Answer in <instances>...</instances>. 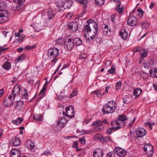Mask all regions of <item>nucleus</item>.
Segmentation results:
<instances>
[{
  "label": "nucleus",
  "instance_id": "obj_1",
  "mask_svg": "<svg viewBox=\"0 0 157 157\" xmlns=\"http://www.w3.org/2000/svg\"><path fill=\"white\" fill-rule=\"evenodd\" d=\"M83 31L85 34L87 33L93 40L96 36L98 31L97 25L93 19H90L87 22Z\"/></svg>",
  "mask_w": 157,
  "mask_h": 157
},
{
  "label": "nucleus",
  "instance_id": "obj_2",
  "mask_svg": "<svg viewBox=\"0 0 157 157\" xmlns=\"http://www.w3.org/2000/svg\"><path fill=\"white\" fill-rule=\"evenodd\" d=\"M117 104L113 101H110L104 105L102 108L103 114H109L113 113L117 109Z\"/></svg>",
  "mask_w": 157,
  "mask_h": 157
},
{
  "label": "nucleus",
  "instance_id": "obj_3",
  "mask_svg": "<svg viewBox=\"0 0 157 157\" xmlns=\"http://www.w3.org/2000/svg\"><path fill=\"white\" fill-rule=\"evenodd\" d=\"M48 56L54 58V59L52 61V63L54 62L55 61V63H56L57 60V58L56 57L59 55V50L57 48L53 47L49 48L48 51Z\"/></svg>",
  "mask_w": 157,
  "mask_h": 157
},
{
  "label": "nucleus",
  "instance_id": "obj_4",
  "mask_svg": "<svg viewBox=\"0 0 157 157\" xmlns=\"http://www.w3.org/2000/svg\"><path fill=\"white\" fill-rule=\"evenodd\" d=\"M10 17V13L7 10L5 9L0 10V24L7 21Z\"/></svg>",
  "mask_w": 157,
  "mask_h": 157
},
{
  "label": "nucleus",
  "instance_id": "obj_5",
  "mask_svg": "<svg viewBox=\"0 0 157 157\" xmlns=\"http://www.w3.org/2000/svg\"><path fill=\"white\" fill-rule=\"evenodd\" d=\"M65 112L63 111V114L64 116H67L71 118L75 116L74 108L73 106L70 105L66 108Z\"/></svg>",
  "mask_w": 157,
  "mask_h": 157
},
{
  "label": "nucleus",
  "instance_id": "obj_6",
  "mask_svg": "<svg viewBox=\"0 0 157 157\" xmlns=\"http://www.w3.org/2000/svg\"><path fill=\"white\" fill-rule=\"evenodd\" d=\"M74 44L72 39L69 38L66 40L64 43V48L67 50L71 51L73 48Z\"/></svg>",
  "mask_w": 157,
  "mask_h": 157
},
{
  "label": "nucleus",
  "instance_id": "obj_7",
  "mask_svg": "<svg viewBox=\"0 0 157 157\" xmlns=\"http://www.w3.org/2000/svg\"><path fill=\"white\" fill-rule=\"evenodd\" d=\"M15 99L10 94L8 98H5L3 102L4 105L6 107L12 105L14 103Z\"/></svg>",
  "mask_w": 157,
  "mask_h": 157
},
{
  "label": "nucleus",
  "instance_id": "obj_8",
  "mask_svg": "<svg viewBox=\"0 0 157 157\" xmlns=\"http://www.w3.org/2000/svg\"><path fill=\"white\" fill-rule=\"evenodd\" d=\"M21 85L19 84H17L14 86L12 91V94H10L13 97V99H15L17 96L20 95L21 90Z\"/></svg>",
  "mask_w": 157,
  "mask_h": 157
},
{
  "label": "nucleus",
  "instance_id": "obj_9",
  "mask_svg": "<svg viewBox=\"0 0 157 157\" xmlns=\"http://www.w3.org/2000/svg\"><path fill=\"white\" fill-rule=\"evenodd\" d=\"M143 149L147 154H150L149 155H151L153 153V147L149 144L144 145Z\"/></svg>",
  "mask_w": 157,
  "mask_h": 157
},
{
  "label": "nucleus",
  "instance_id": "obj_10",
  "mask_svg": "<svg viewBox=\"0 0 157 157\" xmlns=\"http://www.w3.org/2000/svg\"><path fill=\"white\" fill-rule=\"evenodd\" d=\"M67 27L71 31L75 32L78 29V24L75 21L71 22L68 23Z\"/></svg>",
  "mask_w": 157,
  "mask_h": 157
},
{
  "label": "nucleus",
  "instance_id": "obj_11",
  "mask_svg": "<svg viewBox=\"0 0 157 157\" xmlns=\"http://www.w3.org/2000/svg\"><path fill=\"white\" fill-rule=\"evenodd\" d=\"M126 117L123 115H121L118 116V121L119 123H120V126H117L120 127V128L124 126L126 124L125 121L126 120Z\"/></svg>",
  "mask_w": 157,
  "mask_h": 157
},
{
  "label": "nucleus",
  "instance_id": "obj_12",
  "mask_svg": "<svg viewBox=\"0 0 157 157\" xmlns=\"http://www.w3.org/2000/svg\"><path fill=\"white\" fill-rule=\"evenodd\" d=\"M136 134L138 137H142L146 134V132L143 128H139L136 130Z\"/></svg>",
  "mask_w": 157,
  "mask_h": 157
},
{
  "label": "nucleus",
  "instance_id": "obj_13",
  "mask_svg": "<svg viewBox=\"0 0 157 157\" xmlns=\"http://www.w3.org/2000/svg\"><path fill=\"white\" fill-rule=\"evenodd\" d=\"M92 126H96L95 128V130L96 131H100L103 128L102 126V124H101V121H97L94 122L92 124Z\"/></svg>",
  "mask_w": 157,
  "mask_h": 157
},
{
  "label": "nucleus",
  "instance_id": "obj_14",
  "mask_svg": "<svg viewBox=\"0 0 157 157\" xmlns=\"http://www.w3.org/2000/svg\"><path fill=\"white\" fill-rule=\"evenodd\" d=\"M127 23L129 25L134 26L138 23L137 19L135 17L132 16L129 17L127 20Z\"/></svg>",
  "mask_w": 157,
  "mask_h": 157
},
{
  "label": "nucleus",
  "instance_id": "obj_15",
  "mask_svg": "<svg viewBox=\"0 0 157 157\" xmlns=\"http://www.w3.org/2000/svg\"><path fill=\"white\" fill-rule=\"evenodd\" d=\"M21 151L18 149L13 148L10 152V157H21Z\"/></svg>",
  "mask_w": 157,
  "mask_h": 157
},
{
  "label": "nucleus",
  "instance_id": "obj_16",
  "mask_svg": "<svg viewBox=\"0 0 157 157\" xmlns=\"http://www.w3.org/2000/svg\"><path fill=\"white\" fill-rule=\"evenodd\" d=\"M114 153L121 157H123L126 155L125 150L120 147H117L114 150Z\"/></svg>",
  "mask_w": 157,
  "mask_h": 157
},
{
  "label": "nucleus",
  "instance_id": "obj_17",
  "mask_svg": "<svg viewBox=\"0 0 157 157\" xmlns=\"http://www.w3.org/2000/svg\"><path fill=\"white\" fill-rule=\"evenodd\" d=\"M93 157H103V151L100 148L95 149L93 153Z\"/></svg>",
  "mask_w": 157,
  "mask_h": 157
},
{
  "label": "nucleus",
  "instance_id": "obj_18",
  "mask_svg": "<svg viewBox=\"0 0 157 157\" xmlns=\"http://www.w3.org/2000/svg\"><path fill=\"white\" fill-rule=\"evenodd\" d=\"M67 122V121L66 118L62 117L59 119L57 122V125L58 126H59L62 128L65 126Z\"/></svg>",
  "mask_w": 157,
  "mask_h": 157
},
{
  "label": "nucleus",
  "instance_id": "obj_19",
  "mask_svg": "<svg viewBox=\"0 0 157 157\" xmlns=\"http://www.w3.org/2000/svg\"><path fill=\"white\" fill-rule=\"evenodd\" d=\"M148 53L147 50L144 48H142L141 49L140 52V56L141 60L147 56Z\"/></svg>",
  "mask_w": 157,
  "mask_h": 157
},
{
  "label": "nucleus",
  "instance_id": "obj_20",
  "mask_svg": "<svg viewBox=\"0 0 157 157\" xmlns=\"http://www.w3.org/2000/svg\"><path fill=\"white\" fill-rule=\"evenodd\" d=\"M119 35L123 40H126L128 37V33L124 29H121L119 32Z\"/></svg>",
  "mask_w": 157,
  "mask_h": 157
},
{
  "label": "nucleus",
  "instance_id": "obj_21",
  "mask_svg": "<svg viewBox=\"0 0 157 157\" xmlns=\"http://www.w3.org/2000/svg\"><path fill=\"white\" fill-rule=\"evenodd\" d=\"M91 94L93 95L96 94L97 97L98 98H101L103 95L105 94L104 91L103 90L99 89L92 92Z\"/></svg>",
  "mask_w": 157,
  "mask_h": 157
},
{
  "label": "nucleus",
  "instance_id": "obj_22",
  "mask_svg": "<svg viewBox=\"0 0 157 157\" xmlns=\"http://www.w3.org/2000/svg\"><path fill=\"white\" fill-rule=\"evenodd\" d=\"M98 138L100 140V141L102 143H105L111 140V138L109 136H99Z\"/></svg>",
  "mask_w": 157,
  "mask_h": 157
},
{
  "label": "nucleus",
  "instance_id": "obj_23",
  "mask_svg": "<svg viewBox=\"0 0 157 157\" xmlns=\"http://www.w3.org/2000/svg\"><path fill=\"white\" fill-rule=\"evenodd\" d=\"M12 143L13 145L14 146H18L21 143V141L19 138L17 136L13 137L12 140Z\"/></svg>",
  "mask_w": 157,
  "mask_h": 157
},
{
  "label": "nucleus",
  "instance_id": "obj_24",
  "mask_svg": "<svg viewBox=\"0 0 157 157\" xmlns=\"http://www.w3.org/2000/svg\"><path fill=\"white\" fill-rule=\"evenodd\" d=\"M48 15L49 20L54 17L55 13L53 9L51 8L48 9Z\"/></svg>",
  "mask_w": 157,
  "mask_h": 157
},
{
  "label": "nucleus",
  "instance_id": "obj_25",
  "mask_svg": "<svg viewBox=\"0 0 157 157\" xmlns=\"http://www.w3.org/2000/svg\"><path fill=\"white\" fill-rule=\"evenodd\" d=\"M27 147L29 149H33L34 147V144L33 142L30 140H28L26 143Z\"/></svg>",
  "mask_w": 157,
  "mask_h": 157
},
{
  "label": "nucleus",
  "instance_id": "obj_26",
  "mask_svg": "<svg viewBox=\"0 0 157 157\" xmlns=\"http://www.w3.org/2000/svg\"><path fill=\"white\" fill-rule=\"evenodd\" d=\"M74 44L76 46H78L81 45L82 42V40L79 38H76L72 40Z\"/></svg>",
  "mask_w": 157,
  "mask_h": 157
},
{
  "label": "nucleus",
  "instance_id": "obj_27",
  "mask_svg": "<svg viewBox=\"0 0 157 157\" xmlns=\"http://www.w3.org/2000/svg\"><path fill=\"white\" fill-rule=\"evenodd\" d=\"M48 84L47 82H46V83L44 84L43 86V88L40 92L39 93V95L40 96V97H43V95L45 94L44 92L46 90V84Z\"/></svg>",
  "mask_w": 157,
  "mask_h": 157
},
{
  "label": "nucleus",
  "instance_id": "obj_28",
  "mask_svg": "<svg viewBox=\"0 0 157 157\" xmlns=\"http://www.w3.org/2000/svg\"><path fill=\"white\" fill-rule=\"evenodd\" d=\"M120 127H112L109 128L106 131V133L108 134H110L112 132L113 130L116 131L118 129L120 128Z\"/></svg>",
  "mask_w": 157,
  "mask_h": 157
},
{
  "label": "nucleus",
  "instance_id": "obj_29",
  "mask_svg": "<svg viewBox=\"0 0 157 157\" xmlns=\"http://www.w3.org/2000/svg\"><path fill=\"white\" fill-rule=\"evenodd\" d=\"M2 67L5 70H9L11 67V63L10 62L6 61L3 64Z\"/></svg>",
  "mask_w": 157,
  "mask_h": 157
},
{
  "label": "nucleus",
  "instance_id": "obj_30",
  "mask_svg": "<svg viewBox=\"0 0 157 157\" xmlns=\"http://www.w3.org/2000/svg\"><path fill=\"white\" fill-rule=\"evenodd\" d=\"M142 91L140 89L136 88L133 90V95L135 96H136V97H137L138 96L140 95Z\"/></svg>",
  "mask_w": 157,
  "mask_h": 157
},
{
  "label": "nucleus",
  "instance_id": "obj_31",
  "mask_svg": "<svg viewBox=\"0 0 157 157\" xmlns=\"http://www.w3.org/2000/svg\"><path fill=\"white\" fill-rule=\"evenodd\" d=\"M150 75L151 77H155L157 78V68L154 69L153 71L152 70L150 71Z\"/></svg>",
  "mask_w": 157,
  "mask_h": 157
},
{
  "label": "nucleus",
  "instance_id": "obj_32",
  "mask_svg": "<svg viewBox=\"0 0 157 157\" xmlns=\"http://www.w3.org/2000/svg\"><path fill=\"white\" fill-rule=\"evenodd\" d=\"M121 3L119 2L116 8V10L118 11V13L120 14L124 10L123 7H121Z\"/></svg>",
  "mask_w": 157,
  "mask_h": 157
},
{
  "label": "nucleus",
  "instance_id": "obj_33",
  "mask_svg": "<svg viewBox=\"0 0 157 157\" xmlns=\"http://www.w3.org/2000/svg\"><path fill=\"white\" fill-rule=\"evenodd\" d=\"M95 5L98 6H100L103 5L104 3V0H95Z\"/></svg>",
  "mask_w": 157,
  "mask_h": 157
},
{
  "label": "nucleus",
  "instance_id": "obj_34",
  "mask_svg": "<svg viewBox=\"0 0 157 157\" xmlns=\"http://www.w3.org/2000/svg\"><path fill=\"white\" fill-rule=\"evenodd\" d=\"M22 121L23 119L21 118L18 117L17 119L13 120L12 122L15 124L17 125L20 124Z\"/></svg>",
  "mask_w": 157,
  "mask_h": 157
},
{
  "label": "nucleus",
  "instance_id": "obj_35",
  "mask_svg": "<svg viewBox=\"0 0 157 157\" xmlns=\"http://www.w3.org/2000/svg\"><path fill=\"white\" fill-rule=\"evenodd\" d=\"M108 74H112L113 75L116 73L115 67L114 66H112L111 68L108 71Z\"/></svg>",
  "mask_w": 157,
  "mask_h": 157
},
{
  "label": "nucleus",
  "instance_id": "obj_36",
  "mask_svg": "<svg viewBox=\"0 0 157 157\" xmlns=\"http://www.w3.org/2000/svg\"><path fill=\"white\" fill-rule=\"evenodd\" d=\"M23 102L21 101H18L16 102V105L15 107V109H21L23 105Z\"/></svg>",
  "mask_w": 157,
  "mask_h": 157
},
{
  "label": "nucleus",
  "instance_id": "obj_37",
  "mask_svg": "<svg viewBox=\"0 0 157 157\" xmlns=\"http://www.w3.org/2000/svg\"><path fill=\"white\" fill-rule=\"evenodd\" d=\"M28 96L27 90L26 89L24 90L23 92L22 93V97L24 99H26Z\"/></svg>",
  "mask_w": 157,
  "mask_h": 157
},
{
  "label": "nucleus",
  "instance_id": "obj_38",
  "mask_svg": "<svg viewBox=\"0 0 157 157\" xmlns=\"http://www.w3.org/2000/svg\"><path fill=\"white\" fill-rule=\"evenodd\" d=\"M7 4L5 2H0V10L6 9Z\"/></svg>",
  "mask_w": 157,
  "mask_h": 157
},
{
  "label": "nucleus",
  "instance_id": "obj_39",
  "mask_svg": "<svg viewBox=\"0 0 157 157\" xmlns=\"http://www.w3.org/2000/svg\"><path fill=\"white\" fill-rule=\"evenodd\" d=\"M33 118L34 121H40L42 120V116L38 114H36L33 116Z\"/></svg>",
  "mask_w": 157,
  "mask_h": 157
},
{
  "label": "nucleus",
  "instance_id": "obj_40",
  "mask_svg": "<svg viewBox=\"0 0 157 157\" xmlns=\"http://www.w3.org/2000/svg\"><path fill=\"white\" fill-rule=\"evenodd\" d=\"M25 57V55L24 54H22L21 55L19 56L17 59L16 60L17 61V62H19L20 61L24 60Z\"/></svg>",
  "mask_w": 157,
  "mask_h": 157
},
{
  "label": "nucleus",
  "instance_id": "obj_41",
  "mask_svg": "<svg viewBox=\"0 0 157 157\" xmlns=\"http://www.w3.org/2000/svg\"><path fill=\"white\" fill-rule=\"evenodd\" d=\"M64 41V40L62 38H60L56 40V44H62Z\"/></svg>",
  "mask_w": 157,
  "mask_h": 157
},
{
  "label": "nucleus",
  "instance_id": "obj_42",
  "mask_svg": "<svg viewBox=\"0 0 157 157\" xmlns=\"http://www.w3.org/2000/svg\"><path fill=\"white\" fill-rule=\"evenodd\" d=\"M111 125L112 126L117 125L119 126H120V123L118 122V120H113L111 121Z\"/></svg>",
  "mask_w": 157,
  "mask_h": 157
},
{
  "label": "nucleus",
  "instance_id": "obj_43",
  "mask_svg": "<svg viewBox=\"0 0 157 157\" xmlns=\"http://www.w3.org/2000/svg\"><path fill=\"white\" fill-rule=\"evenodd\" d=\"M75 1L82 5H85L87 3V0H75Z\"/></svg>",
  "mask_w": 157,
  "mask_h": 157
},
{
  "label": "nucleus",
  "instance_id": "obj_44",
  "mask_svg": "<svg viewBox=\"0 0 157 157\" xmlns=\"http://www.w3.org/2000/svg\"><path fill=\"white\" fill-rule=\"evenodd\" d=\"M77 92L78 91L77 89H74L70 95L71 98L76 96L77 95Z\"/></svg>",
  "mask_w": 157,
  "mask_h": 157
},
{
  "label": "nucleus",
  "instance_id": "obj_45",
  "mask_svg": "<svg viewBox=\"0 0 157 157\" xmlns=\"http://www.w3.org/2000/svg\"><path fill=\"white\" fill-rule=\"evenodd\" d=\"M141 24L143 28L145 29L147 27H148L149 26L148 23L146 22H142Z\"/></svg>",
  "mask_w": 157,
  "mask_h": 157
},
{
  "label": "nucleus",
  "instance_id": "obj_46",
  "mask_svg": "<svg viewBox=\"0 0 157 157\" xmlns=\"http://www.w3.org/2000/svg\"><path fill=\"white\" fill-rule=\"evenodd\" d=\"M108 26L106 25L103 28V33L105 34H107L108 31Z\"/></svg>",
  "mask_w": 157,
  "mask_h": 157
},
{
  "label": "nucleus",
  "instance_id": "obj_47",
  "mask_svg": "<svg viewBox=\"0 0 157 157\" xmlns=\"http://www.w3.org/2000/svg\"><path fill=\"white\" fill-rule=\"evenodd\" d=\"M137 12L139 13L140 17H143L144 13L143 11L140 8H139L137 10Z\"/></svg>",
  "mask_w": 157,
  "mask_h": 157
},
{
  "label": "nucleus",
  "instance_id": "obj_48",
  "mask_svg": "<svg viewBox=\"0 0 157 157\" xmlns=\"http://www.w3.org/2000/svg\"><path fill=\"white\" fill-rule=\"evenodd\" d=\"M121 87V83L120 82H118L116 83V89L117 90H118Z\"/></svg>",
  "mask_w": 157,
  "mask_h": 157
},
{
  "label": "nucleus",
  "instance_id": "obj_49",
  "mask_svg": "<svg viewBox=\"0 0 157 157\" xmlns=\"http://www.w3.org/2000/svg\"><path fill=\"white\" fill-rule=\"evenodd\" d=\"M143 64L144 67L145 68H148L150 66V63L147 62L146 61H144Z\"/></svg>",
  "mask_w": 157,
  "mask_h": 157
},
{
  "label": "nucleus",
  "instance_id": "obj_50",
  "mask_svg": "<svg viewBox=\"0 0 157 157\" xmlns=\"http://www.w3.org/2000/svg\"><path fill=\"white\" fill-rule=\"evenodd\" d=\"M36 47V45H34L33 46H26L25 48V49L27 50H30Z\"/></svg>",
  "mask_w": 157,
  "mask_h": 157
},
{
  "label": "nucleus",
  "instance_id": "obj_51",
  "mask_svg": "<svg viewBox=\"0 0 157 157\" xmlns=\"http://www.w3.org/2000/svg\"><path fill=\"white\" fill-rule=\"evenodd\" d=\"M141 50V48L139 46H138L137 47L135 48L133 50V51L134 52H138L139 51H140Z\"/></svg>",
  "mask_w": 157,
  "mask_h": 157
},
{
  "label": "nucleus",
  "instance_id": "obj_52",
  "mask_svg": "<svg viewBox=\"0 0 157 157\" xmlns=\"http://www.w3.org/2000/svg\"><path fill=\"white\" fill-rule=\"evenodd\" d=\"M14 2L18 4H21L23 3L25 0H13Z\"/></svg>",
  "mask_w": 157,
  "mask_h": 157
},
{
  "label": "nucleus",
  "instance_id": "obj_53",
  "mask_svg": "<svg viewBox=\"0 0 157 157\" xmlns=\"http://www.w3.org/2000/svg\"><path fill=\"white\" fill-rule=\"evenodd\" d=\"M107 157H114V154L113 152H110L107 154Z\"/></svg>",
  "mask_w": 157,
  "mask_h": 157
},
{
  "label": "nucleus",
  "instance_id": "obj_54",
  "mask_svg": "<svg viewBox=\"0 0 157 157\" xmlns=\"http://www.w3.org/2000/svg\"><path fill=\"white\" fill-rule=\"evenodd\" d=\"M63 93L60 94H59L58 96L57 97V99L59 100H61L63 98V95L62 94Z\"/></svg>",
  "mask_w": 157,
  "mask_h": 157
},
{
  "label": "nucleus",
  "instance_id": "obj_55",
  "mask_svg": "<svg viewBox=\"0 0 157 157\" xmlns=\"http://www.w3.org/2000/svg\"><path fill=\"white\" fill-rule=\"evenodd\" d=\"M79 142L82 144H84L86 141L84 138H80L79 139Z\"/></svg>",
  "mask_w": 157,
  "mask_h": 157
},
{
  "label": "nucleus",
  "instance_id": "obj_56",
  "mask_svg": "<svg viewBox=\"0 0 157 157\" xmlns=\"http://www.w3.org/2000/svg\"><path fill=\"white\" fill-rule=\"evenodd\" d=\"M58 8L59 9L58 10L59 11H62L63 9H64V8L63 7V4L61 6H59V5H57Z\"/></svg>",
  "mask_w": 157,
  "mask_h": 157
},
{
  "label": "nucleus",
  "instance_id": "obj_57",
  "mask_svg": "<svg viewBox=\"0 0 157 157\" xmlns=\"http://www.w3.org/2000/svg\"><path fill=\"white\" fill-rule=\"evenodd\" d=\"M105 64L106 66L107 67H109L111 64V62L110 61H107L105 63Z\"/></svg>",
  "mask_w": 157,
  "mask_h": 157
},
{
  "label": "nucleus",
  "instance_id": "obj_58",
  "mask_svg": "<svg viewBox=\"0 0 157 157\" xmlns=\"http://www.w3.org/2000/svg\"><path fill=\"white\" fill-rule=\"evenodd\" d=\"M7 48H4L3 47H0V53H1L7 49Z\"/></svg>",
  "mask_w": 157,
  "mask_h": 157
},
{
  "label": "nucleus",
  "instance_id": "obj_59",
  "mask_svg": "<svg viewBox=\"0 0 157 157\" xmlns=\"http://www.w3.org/2000/svg\"><path fill=\"white\" fill-rule=\"evenodd\" d=\"M69 67V65L68 64H65L63 66L62 69H61L60 71H62L63 69H65Z\"/></svg>",
  "mask_w": 157,
  "mask_h": 157
},
{
  "label": "nucleus",
  "instance_id": "obj_60",
  "mask_svg": "<svg viewBox=\"0 0 157 157\" xmlns=\"http://www.w3.org/2000/svg\"><path fill=\"white\" fill-rule=\"evenodd\" d=\"M155 5V3H153L152 2H151V5L149 6V8L151 9H152L154 7Z\"/></svg>",
  "mask_w": 157,
  "mask_h": 157
},
{
  "label": "nucleus",
  "instance_id": "obj_61",
  "mask_svg": "<svg viewBox=\"0 0 157 157\" xmlns=\"http://www.w3.org/2000/svg\"><path fill=\"white\" fill-rule=\"evenodd\" d=\"M78 142L76 141H75L74 142V145L73 146V147L76 148L77 147H78Z\"/></svg>",
  "mask_w": 157,
  "mask_h": 157
},
{
  "label": "nucleus",
  "instance_id": "obj_62",
  "mask_svg": "<svg viewBox=\"0 0 157 157\" xmlns=\"http://www.w3.org/2000/svg\"><path fill=\"white\" fill-rule=\"evenodd\" d=\"M115 15H112L111 17V21L112 22H114V20L115 19Z\"/></svg>",
  "mask_w": 157,
  "mask_h": 157
},
{
  "label": "nucleus",
  "instance_id": "obj_63",
  "mask_svg": "<svg viewBox=\"0 0 157 157\" xmlns=\"http://www.w3.org/2000/svg\"><path fill=\"white\" fill-rule=\"evenodd\" d=\"M23 48L22 47H20L17 49V52L19 53L21 52L23 50Z\"/></svg>",
  "mask_w": 157,
  "mask_h": 157
},
{
  "label": "nucleus",
  "instance_id": "obj_64",
  "mask_svg": "<svg viewBox=\"0 0 157 157\" xmlns=\"http://www.w3.org/2000/svg\"><path fill=\"white\" fill-rule=\"evenodd\" d=\"M4 93V90L3 89H2L0 90V98L2 96Z\"/></svg>",
  "mask_w": 157,
  "mask_h": 157
}]
</instances>
